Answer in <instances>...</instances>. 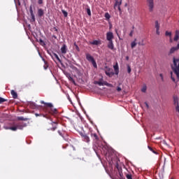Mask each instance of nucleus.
<instances>
[{"label": "nucleus", "instance_id": "nucleus-30", "mask_svg": "<svg viewBox=\"0 0 179 179\" xmlns=\"http://www.w3.org/2000/svg\"><path fill=\"white\" fill-rule=\"evenodd\" d=\"M62 13L64 16V17H68V12H66V10H62Z\"/></svg>", "mask_w": 179, "mask_h": 179}, {"label": "nucleus", "instance_id": "nucleus-54", "mask_svg": "<svg viewBox=\"0 0 179 179\" xmlns=\"http://www.w3.org/2000/svg\"><path fill=\"white\" fill-rule=\"evenodd\" d=\"M117 35L119 37L120 40H121V38L120 37V35H118V33H117Z\"/></svg>", "mask_w": 179, "mask_h": 179}, {"label": "nucleus", "instance_id": "nucleus-46", "mask_svg": "<svg viewBox=\"0 0 179 179\" xmlns=\"http://www.w3.org/2000/svg\"><path fill=\"white\" fill-rule=\"evenodd\" d=\"M122 89H121V87H117V92H121Z\"/></svg>", "mask_w": 179, "mask_h": 179}, {"label": "nucleus", "instance_id": "nucleus-15", "mask_svg": "<svg viewBox=\"0 0 179 179\" xmlns=\"http://www.w3.org/2000/svg\"><path fill=\"white\" fill-rule=\"evenodd\" d=\"M66 45L64 44L62 47L61 48V52L62 54H66Z\"/></svg>", "mask_w": 179, "mask_h": 179}, {"label": "nucleus", "instance_id": "nucleus-33", "mask_svg": "<svg viewBox=\"0 0 179 179\" xmlns=\"http://www.w3.org/2000/svg\"><path fill=\"white\" fill-rule=\"evenodd\" d=\"M87 13L88 16H92V11H90V8H87Z\"/></svg>", "mask_w": 179, "mask_h": 179}, {"label": "nucleus", "instance_id": "nucleus-32", "mask_svg": "<svg viewBox=\"0 0 179 179\" xmlns=\"http://www.w3.org/2000/svg\"><path fill=\"white\" fill-rule=\"evenodd\" d=\"M29 12H30V15H34V13L33 12V7L31 6L29 7Z\"/></svg>", "mask_w": 179, "mask_h": 179}, {"label": "nucleus", "instance_id": "nucleus-3", "mask_svg": "<svg viewBox=\"0 0 179 179\" xmlns=\"http://www.w3.org/2000/svg\"><path fill=\"white\" fill-rule=\"evenodd\" d=\"M105 73L108 78H113L115 73L113 71V69H110L108 66H105Z\"/></svg>", "mask_w": 179, "mask_h": 179}, {"label": "nucleus", "instance_id": "nucleus-52", "mask_svg": "<svg viewBox=\"0 0 179 179\" xmlns=\"http://www.w3.org/2000/svg\"><path fill=\"white\" fill-rule=\"evenodd\" d=\"M52 124H57L58 122H52Z\"/></svg>", "mask_w": 179, "mask_h": 179}, {"label": "nucleus", "instance_id": "nucleus-42", "mask_svg": "<svg viewBox=\"0 0 179 179\" xmlns=\"http://www.w3.org/2000/svg\"><path fill=\"white\" fill-rule=\"evenodd\" d=\"M132 36H134V30L131 31V32L129 34L130 37H132Z\"/></svg>", "mask_w": 179, "mask_h": 179}, {"label": "nucleus", "instance_id": "nucleus-49", "mask_svg": "<svg viewBox=\"0 0 179 179\" xmlns=\"http://www.w3.org/2000/svg\"><path fill=\"white\" fill-rule=\"evenodd\" d=\"M145 106H146L147 108H149V104H148V103H147V102H145Z\"/></svg>", "mask_w": 179, "mask_h": 179}, {"label": "nucleus", "instance_id": "nucleus-27", "mask_svg": "<svg viewBox=\"0 0 179 179\" xmlns=\"http://www.w3.org/2000/svg\"><path fill=\"white\" fill-rule=\"evenodd\" d=\"M54 57L59 61V62H61V59H59V57H58V55L57 53H53Z\"/></svg>", "mask_w": 179, "mask_h": 179}, {"label": "nucleus", "instance_id": "nucleus-43", "mask_svg": "<svg viewBox=\"0 0 179 179\" xmlns=\"http://www.w3.org/2000/svg\"><path fill=\"white\" fill-rule=\"evenodd\" d=\"M58 134L59 135H60V136H62L64 138V134H62V132H61V131H58Z\"/></svg>", "mask_w": 179, "mask_h": 179}, {"label": "nucleus", "instance_id": "nucleus-40", "mask_svg": "<svg viewBox=\"0 0 179 179\" xmlns=\"http://www.w3.org/2000/svg\"><path fill=\"white\" fill-rule=\"evenodd\" d=\"M18 120H19L20 121H24V117H18Z\"/></svg>", "mask_w": 179, "mask_h": 179}, {"label": "nucleus", "instance_id": "nucleus-38", "mask_svg": "<svg viewBox=\"0 0 179 179\" xmlns=\"http://www.w3.org/2000/svg\"><path fill=\"white\" fill-rule=\"evenodd\" d=\"M76 163H79L80 162H81V160H83V159H81V158H77V159H76Z\"/></svg>", "mask_w": 179, "mask_h": 179}, {"label": "nucleus", "instance_id": "nucleus-25", "mask_svg": "<svg viewBox=\"0 0 179 179\" xmlns=\"http://www.w3.org/2000/svg\"><path fill=\"white\" fill-rule=\"evenodd\" d=\"M5 101H8V99H3L0 96V104H2V103H5Z\"/></svg>", "mask_w": 179, "mask_h": 179}, {"label": "nucleus", "instance_id": "nucleus-39", "mask_svg": "<svg viewBox=\"0 0 179 179\" xmlns=\"http://www.w3.org/2000/svg\"><path fill=\"white\" fill-rule=\"evenodd\" d=\"M108 84V83L107 81L103 82V86H107Z\"/></svg>", "mask_w": 179, "mask_h": 179}, {"label": "nucleus", "instance_id": "nucleus-13", "mask_svg": "<svg viewBox=\"0 0 179 179\" xmlns=\"http://www.w3.org/2000/svg\"><path fill=\"white\" fill-rule=\"evenodd\" d=\"M108 48L112 50H114V43H113V41H108Z\"/></svg>", "mask_w": 179, "mask_h": 179}, {"label": "nucleus", "instance_id": "nucleus-58", "mask_svg": "<svg viewBox=\"0 0 179 179\" xmlns=\"http://www.w3.org/2000/svg\"><path fill=\"white\" fill-rule=\"evenodd\" d=\"M138 45H141V43H138Z\"/></svg>", "mask_w": 179, "mask_h": 179}, {"label": "nucleus", "instance_id": "nucleus-17", "mask_svg": "<svg viewBox=\"0 0 179 179\" xmlns=\"http://www.w3.org/2000/svg\"><path fill=\"white\" fill-rule=\"evenodd\" d=\"M38 15L39 17H42V16L44 15V10H43V9H41V8L38 9Z\"/></svg>", "mask_w": 179, "mask_h": 179}, {"label": "nucleus", "instance_id": "nucleus-11", "mask_svg": "<svg viewBox=\"0 0 179 179\" xmlns=\"http://www.w3.org/2000/svg\"><path fill=\"white\" fill-rule=\"evenodd\" d=\"M81 136L84 141V142H87V143H89V142H90V138H89V136H87V134H82Z\"/></svg>", "mask_w": 179, "mask_h": 179}, {"label": "nucleus", "instance_id": "nucleus-23", "mask_svg": "<svg viewBox=\"0 0 179 179\" xmlns=\"http://www.w3.org/2000/svg\"><path fill=\"white\" fill-rule=\"evenodd\" d=\"M147 89H148V87H146V85H143L141 89V92H143V93H146Z\"/></svg>", "mask_w": 179, "mask_h": 179}, {"label": "nucleus", "instance_id": "nucleus-12", "mask_svg": "<svg viewBox=\"0 0 179 179\" xmlns=\"http://www.w3.org/2000/svg\"><path fill=\"white\" fill-rule=\"evenodd\" d=\"M115 70V75H118L120 73V67L118 66V63L116 62L115 65L113 66Z\"/></svg>", "mask_w": 179, "mask_h": 179}, {"label": "nucleus", "instance_id": "nucleus-4", "mask_svg": "<svg viewBox=\"0 0 179 179\" xmlns=\"http://www.w3.org/2000/svg\"><path fill=\"white\" fill-rule=\"evenodd\" d=\"M147 6H148L149 12H153V9H155L154 0H147Z\"/></svg>", "mask_w": 179, "mask_h": 179}, {"label": "nucleus", "instance_id": "nucleus-28", "mask_svg": "<svg viewBox=\"0 0 179 179\" xmlns=\"http://www.w3.org/2000/svg\"><path fill=\"white\" fill-rule=\"evenodd\" d=\"M74 46L76 47V51H78V52H79L80 51V49L79 48V46H78V45H76V43H74Z\"/></svg>", "mask_w": 179, "mask_h": 179}, {"label": "nucleus", "instance_id": "nucleus-24", "mask_svg": "<svg viewBox=\"0 0 179 179\" xmlns=\"http://www.w3.org/2000/svg\"><path fill=\"white\" fill-rule=\"evenodd\" d=\"M148 149H149V150L152 152V153H155V155H157V152L155 151V150L152 147L148 145Z\"/></svg>", "mask_w": 179, "mask_h": 179}, {"label": "nucleus", "instance_id": "nucleus-18", "mask_svg": "<svg viewBox=\"0 0 179 179\" xmlns=\"http://www.w3.org/2000/svg\"><path fill=\"white\" fill-rule=\"evenodd\" d=\"M173 103H174V106H178L179 105L178 97H177V96L173 97Z\"/></svg>", "mask_w": 179, "mask_h": 179}, {"label": "nucleus", "instance_id": "nucleus-8", "mask_svg": "<svg viewBox=\"0 0 179 179\" xmlns=\"http://www.w3.org/2000/svg\"><path fill=\"white\" fill-rule=\"evenodd\" d=\"M17 127V129H23V128H25V127H27V124L24 122H20L17 124H15Z\"/></svg>", "mask_w": 179, "mask_h": 179}, {"label": "nucleus", "instance_id": "nucleus-35", "mask_svg": "<svg viewBox=\"0 0 179 179\" xmlns=\"http://www.w3.org/2000/svg\"><path fill=\"white\" fill-rule=\"evenodd\" d=\"M131 66L127 65V72H128V73H131Z\"/></svg>", "mask_w": 179, "mask_h": 179}, {"label": "nucleus", "instance_id": "nucleus-6", "mask_svg": "<svg viewBox=\"0 0 179 179\" xmlns=\"http://www.w3.org/2000/svg\"><path fill=\"white\" fill-rule=\"evenodd\" d=\"M114 9L117 7L119 12H121V5L122 4V0H115Z\"/></svg>", "mask_w": 179, "mask_h": 179}, {"label": "nucleus", "instance_id": "nucleus-47", "mask_svg": "<svg viewBox=\"0 0 179 179\" xmlns=\"http://www.w3.org/2000/svg\"><path fill=\"white\" fill-rule=\"evenodd\" d=\"M55 129H57V126L53 127L51 129V131H55Z\"/></svg>", "mask_w": 179, "mask_h": 179}, {"label": "nucleus", "instance_id": "nucleus-26", "mask_svg": "<svg viewBox=\"0 0 179 179\" xmlns=\"http://www.w3.org/2000/svg\"><path fill=\"white\" fill-rule=\"evenodd\" d=\"M105 17H106V19H107V20H108L110 19V17H111V15H110V14L108 13H106Z\"/></svg>", "mask_w": 179, "mask_h": 179}, {"label": "nucleus", "instance_id": "nucleus-48", "mask_svg": "<svg viewBox=\"0 0 179 179\" xmlns=\"http://www.w3.org/2000/svg\"><path fill=\"white\" fill-rule=\"evenodd\" d=\"M53 30H55V31H56V33H58V29H57V27H54Z\"/></svg>", "mask_w": 179, "mask_h": 179}, {"label": "nucleus", "instance_id": "nucleus-10", "mask_svg": "<svg viewBox=\"0 0 179 179\" xmlns=\"http://www.w3.org/2000/svg\"><path fill=\"white\" fill-rule=\"evenodd\" d=\"M66 78H68V79H69V80H70V82H72V83H73V85H75V86H76V83L75 82V80H73V78H72V76L71 75V73H66Z\"/></svg>", "mask_w": 179, "mask_h": 179}, {"label": "nucleus", "instance_id": "nucleus-50", "mask_svg": "<svg viewBox=\"0 0 179 179\" xmlns=\"http://www.w3.org/2000/svg\"><path fill=\"white\" fill-rule=\"evenodd\" d=\"M52 38H55V40H57V36L52 35Z\"/></svg>", "mask_w": 179, "mask_h": 179}, {"label": "nucleus", "instance_id": "nucleus-44", "mask_svg": "<svg viewBox=\"0 0 179 179\" xmlns=\"http://www.w3.org/2000/svg\"><path fill=\"white\" fill-rule=\"evenodd\" d=\"M108 87H113V84H110V83H108V85H106Z\"/></svg>", "mask_w": 179, "mask_h": 179}, {"label": "nucleus", "instance_id": "nucleus-45", "mask_svg": "<svg viewBox=\"0 0 179 179\" xmlns=\"http://www.w3.org/2000/svg\"><path fill=\"white\" fill-rule=\"evenodd\" d=\"M38 3L41 5L43 3V0H38Z\"/></svg>", "mask_w": 179, "mask_h": 179}, {"label": "nucleus", "instance_id": "nucleus-20", "mask_svg": "<svg viewBox=\"0 0 179 179\" xmlns=\"http://www.w3.org/2000/svg\"><path fill=\"white\" fill-rule=\"evenodd\" d=\"M6 129H10V131H17V127L16 124H15L13 127H7Z\"/></svg>", "mask_w": 179, "mask_h": 179}, {"label": "nucleus", "instance_id": "nucleus-53", "mask_svg": "<svg viewBox=\"0 0 179 179\" xmlns=\"http://www.w3.org/2000/svg\"><path fill=\"white\" fill-rule=\"evenodd\" d=\"M170 43H173V39L170 37Z\"/></svg>", "mask_w": 179, "mask_h": 179}, {"label": "nucleus", "instance_id": "nucleus-55", "mask_svg": "<svg viewBox=\"0 0 179 179\" xmlns=\"http://www.w3.org/2000/svg\"><path fill=\"white\" fill-rule=\"evenodd\" d=\"M44 68H45V69H47V68H48V66H44Z\"/></svg>", "mask_w": 179, "mask_h": 179}, {"label": "nucleus", "instance_id": "nucleus-16", "mask_svg": "<svg viewBox=\"0 0 179 179\" xmlns=\"http://www.w3.org/2000/svg\"><path fill=\"white\" fill-rule=\"evenodd\" d=\"M10 93H11V95L13 96V99H17V92L12 90Z\"/></svg>", "mask_w": 179, "mask_h": 179}, {"label": "nucleus", "instance_id": "nucleus-9", "mask_svg": "<svg viewBox=\"0 0 179 179\" xmlns=\"http://www.w3.org/2000/svg\"><path fill=\"white\" fill-rule=\"evenodd\" d=\"M90 136L92 139L95 142H97V141H99V136H97V134L90 131Z\"/></svg>", "mask_w": 179, "mask_h": 179}, {"label": "nucleus", "instance_id": "nucleus-21", "mask_svg": "<svg viewBox=\"0 0 179 179\" xmlns=\"http://www.w3.org/2000/svg\"><path fill=\"white\" fill-rule=\"evenodd\" d=\"M136 38L134 39V41L133 42H131V48H135V47H136Z\"/></svg>", "mask_w": 179, "mask_h": 179}, {"label": "nucleus", "instance_id": "nucleus-37", "mask_svg": "<svg viewBox=\"0 0 179 179\" xmlns=\"http://www.w3.org/2000/svg\"><path fill=\"white\" fill-rule=\"evenodd\" d=\"M156 34L157 36H160V29H156Z\"/></svg>", "mask_w": 179, "mask_h": 179}, {"label": "nucleus", "instance_id": "nucleus-57", "mask_svg": "<svg viewBox=\"0 0 179 179\" xmlns=\"http://www.w3.org/2000/svg\"><path fill=\"white\" fill-rule=\"evenodd\" d=\"M132 29H135V27H134V26H133V27H132Z\"/></svg>", "mask_w": 179, "mask_h": 179}, {"label": "nucleus", "instance_id": "nucleus-56", "mask_svg": "<svg viewBox=\"0 0 179 179\" xmlns=\"http://www.w3.org/2000/svg\"><path fill=\"white\" fill-rule=\"evenodd\" d=\"M69 156H72V153H70V154H69Z\"/></svg>", "mask_w": 179, "mask_h": 179}, {"label": "nucleus", "instance_id": "nucleus-34", "mask_svg": "<svg viewBox=\"0 0 179 179\" xmlns=\"http://www.w3.org/2000/svg\"><path fill=\"white\" fill-rule=\"evenodd\" d=\"M39 42L41 45H45V43L44 42V41H43V39H39Z\"/></svg>", "mask_w": 179, "mask_h": 179}, {"label": "nucleus", "instance_id": "nucleus-7", "mask_svg": "<svg viewBox=\"0 0 179 179\" xmlns=\"http://www.w3.org/2000/svg\"><path fill=\"white\" fill-rule=\"evenodd\" d=\"M113 38H114V34H113V32H107L106 39L108 40V41H113Z\"/></svg>", "mask_w": 179, "mask_h": 179}, {"label": "nucleus", "instance_id": "nucleus-41", "mask_svg": "<svg viewBox=\"0 0 179 179\" xmlns=\"http://www.w3.org/2000/svg\"><path fill=\"white\" fill-rule=\"evenodd\" d=\"M159 76H160V78H161V80H162V82H163V80H164V77H163V74L160 73V74H159Z\"/></svg>", "mask_w": 179, "mask_h": 179}, {"label": "nucleus", "instance_id": "nucleus-19", "mask_svg": "<svg viewBox=\"0 0 179 179\" xmlns=\"http://www.w3.org/2000/svg\"><path fill=\"white\" fill-rule=\"evenodd\" d=\"M92 45H99V44H101V42L100 41H93L92 42L90 43Z\"/></svg>", "mask_w": 179, "mask_h": 179}, {"label": "nucleus", "instance_id": "nucleus-51", "mask_svg": "<svg viewBox=\"0 0 179 179\" xmlns=\"http://www.w3.org/2000/svg\"><path fill=\"white\" fill-rule=\"evenodd\" d=\"M126 59H127V61H129V57L127 56Z\"/></svg>", "mask_w": 179, "mask_h": 179}, {"label": "nucleus", "instance_id": "nucleus-22", "mask_svg": "<svg viewBox=\"0 0 179 179\" xmlns=\"http://www.w3.org/2000/svg\"><path fill=\"white\" fill-rule=\"evenodd\" d=\"M155 29H160V24H159V21H155Z\"/></svg>", "mask_w": 179, "mask_h": 179}, {"label": "nucleus", "instance_id": "nucleus-14", "mask_svg": "<svg viewBox=\"0 0 179 179\" xmlns=\"http://www.w3.org/2000/svg\"><path fill=\"white\" fill-rule=\"evenodd\" d=\"M179 40V31L176 30L175 32V36L173 38V41H178Z\"/></svg>", "mask_w": 179, "mask_h": 179}, {"label": "nucleus", "instance_id": "nucleus-36", "mask_svg": "<svg viewBox=\"0 0 179 179\" xmlns=\"http://www.w3.org/2000/svg\"><path fill=\"white\" fill-rule=\"evenodd\" d=\"M32 22H36V17L34 14L31 15Z\"/></svg>", "mask_w": 179, "mask_h": 179}, {"label": "nucleus", "instance_id": "nucleus-31", "mask_svg": "<svg viewBox=\"0 0 179 179\" xmlns=\"http://www.w3.org/2000/svg\"><path fill=\"white\" fill-rule=\"evenodd\" d=\"M165 36H169V37H171V31L169 32V31H166L165 32Z\"/></svg>", "mask_w": 179, "mask_h": 179}, {"label": "nucleus", "instance_id": "nucleus-2", "mask_svg": "<svg viewBox=\"0 0 179 179\" xmlns=\"http://www.w3.org/2000/svg\"><path fill=\"white\" fill-rule=\"evenodd\" d=\"M86 59L89 61V62H92L94 68H97V63H96V60H94V58L92 56L91 54L86 53Z\"/></svg>", "mask_w": 179, "mask_h": 179}, {"label": "nucleus", "instance_id": "nucleus-1", "mask_svg": "<svg viewBox=\"0 0 179 179\" xmlns=\"http://www.w3.org/2000/svg\"><path fill=\"white\" fill-rule=\"evenodd\" d=\"M41 104L45 105L43 111L46 113L50 114V115H56V114H58V109L54 108V105H52V103H45L44 101H41Z\"/></svg>", "mask_w": 179, "mask_h": 179}, {"label": "nucleus", "instance_id": "nucleus-59", "mask_svg": "<svg viewBox=\"0 0 179 179\" xmlns=\"http://www.w3.org/2000/svg\"><path fill=\"white\" fill-rule=\"evenodd\" d=\"M58 0H56V1L57 2Z\"/></svg>", "mask_w": 179, "mask_h": 179}, {"label": "nucleus", "instance_id": "nucleus-5", "mask_svg": "<svg viewBox=\"0 0 179 179\" xmlns=\"http://www.w3.org/2000/svg\"><path fill=\"white\" fill-rule=\"evenodd\" d=\"M179 50V43H178L177 46H173L172 48H171V49L169 50V52H168V55H173V54H174V52L178 51Z\"/></svg>", "mask_w": 179, "mask_h": 179}, {"label": "nucleus", "instance_id": "nucleus-29", "mask_svg": "<svg viewBox=\"0 0 179 179\" xmlns=\"http://www.w3.org/2000/svg\"><path fill=\"white\" fill-rule=\"evenodd\" d=\"M95 85H99V86H103V82L101 81H96L94 83Z\"/></svg>", "mask_w": 179, "mask_h": 179}]
</instances>
